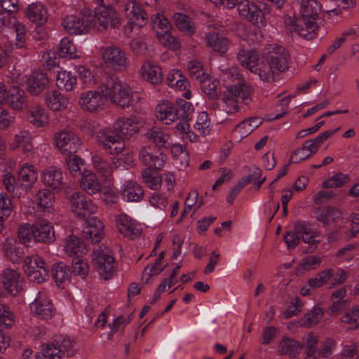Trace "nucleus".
Here are the masks:
<instances>
[{
    "mask_svg": "<svg viewBox=\"0 0 359 359\" xmlns=\"http://www.w3.org/2000/svg\"><path fill=\"white\" fill-rule=\"evenodd\" d=\"M121 195L123 198L130 202H137L142 200L144 196V191L141 186L136 182L130 180L124 185L121 190Z\"/></svg>",
    "mask_w": 359,
    "mask_h": 359,
    "instance_id": "nucleus-38",
    "label": "nucleus"
},
{
    "mask_svg": "<svg viewBox=\"0 0 359 359\" xmlns=\"http://www.w3.org/2000/svg\"><path fill=\"white\" fill-rule=\"evenodd\" d=\"M96 140L103 149L111 155L121 154L124 149L121 142L113 126L106 127L97 131Z\"/></svg>",
    "mask_w": 359,
    "mask_h": 359,
    "instance_id": "nucleus-7",
    "label": "nucleus"
},
{
    "mask_svg": "<svg viewBox=\"0 0 359 359\" xmlns=\"http://www.w3.org/2000/svg\"><path fill=\"white\" fill-rule=\"evenodd\" d=\"M156 116L158 120L169 125L177 120L175 107L168 101H163L156 107Z\"/></svg>",
    "mask_w": 359,
    "mask_h": 359,
    "instance_id": "nucleus-30",
    "label": "nucleus"
},
{
    "mask_svg": "<svg viewBox=\"0 0 359 359\" xmlns=\"http://www.w3.org/2000/svg\"><path fill=\"white\" fill-rule=\"evenodd\" d=\"M93 11L89 9L82 12L81 17L68 15L63 19L62 25L70 34H81L86 33L89 28L92 27V22L94 20Z\"/></svg>",
    "mask_w": 359,
    "mask_h": 359,
    "instance_id": "nucleus-8",
    "label": "nucleus"
},
{
    "mask_svg": "<svg viewBox=\"0 0 359 359\" xmlns=\"http://www.w3.org/2000/svg\"><path fill=\"white\" fill-rule=\"evenodd\" d=\"M69 201L72 212L84 220L95 214L97 210L96 205L82 193L74 192Z\"/></svg>",
    "mask_w": 359,
    "mask_h": 359,
    "instance_id": "nucleus-10",
    "label": "nucleus"
},
{
    "mask_svg": "<svg viewBox=\"0 0 359 359\" xmlns=\"http://www.w3.org/2000/svg\"><path fill=\"white\" fill-rule=\"evenodd\" d=\"M144 136L149 142L155 144L154 147L160 149L166 147L170 139V135L162 128L158 126H153L147 130Z\"/></svg>",
    "mask_w": 359,
    "mask_h": 359,
    "instance_id": "nucleus-32",
    "label": "nucleus"
},
{
    "mask_svg": "<svg viewBox=\"0 0 359 359\" xmlns=\"http://www.w3.org/2000/svg\"><path fill=\"white\" fill-rule=\"evenodd\" d=\"M55 342L61 348H64V353L67 352L68 357H71L74 355V351H72L71 348L74 345V341L67 336L56 335L55 337Z\"/></svg>",
    "mask_w": 359,
    "mask_h": 359,
    "instance_id": "nucleus-62",
    "label": "nucleus"
},
{
    "mask_svg": "<svg viewBox=\"0 0 359 359\" xmlns=\"http://www.w3.org/2000/svg\"><path fill=\"white\" fill-rule=\"evenodd\" d=\"M112 126L122 142L131 138L139 131L138 122L130 117H120L114 121Z\"/></svg>",
    "mask_w": 359,
    "mask_h": 359,
    "instance_id": "nucleus-16",
    "label": "nucleus"
},
{
    "mask_svg": "<svg viewBox=\"0 0 359 359\" xmlns=\"http://www.w3.org/2000/svg\"><path fill=\"white\" fill-rule=\"evenodd\" d=\"M25 15L32 22L43 25L47 21V11L41 3H32L27 8Z\"/></svg>",
    "mask_w": 359,
    "mask_h": 359,
    "instance_id": "nucleus-35",
    "label": "nucleus"
},
{
    "mask_svg": "<svg viewBox=\"0 0 359 359\" xmlns=\"http://www.w3.org/2000/svg\"><path fill=\"white\" fill-rule=\"evenodd\" d=\"M239 15L244 19L257 27L266 25L262 11L254 3L248 0H242L238 4Z\"/></svg>",
    "mask_w": 359,
    "mask_h": 359,
    "instance_id": "nucleus-13",
    "label": "nucleus"
},
{
    "mask_svg": "<svg viewBox=\"0 0 359 359\" xmlns=\"http://www.w3.org/2000/svg\"><path fill=\"white\" fill-rule=\"evenodd\" d=\"M1 282L7 292L13 297L18 295L24 290V278L15 270L4 269L1 274Z\"/></svg>",
    "mask_w": 359,
    "mask_h": 359,
    "instance_id": "nucleus-15",
    "label": "nucleus"
},
{
    "mask_svg": "<svg viewBox=\"0 0 359 359\" xmlns=\"http://www.w3.org/2000/svg\"><path fill=\"white\" fill-rule=\"evenodd\" d=\"M14 142L18 147H21L25 154L29 155L34 150L30 135L26 131H21L15 135Z\"/></svg>",
    "mask_w": 359,
    "mask_h": 359,
    "instance_id": "nucleus-48",
    "label": "nucleus"
},
{
    "mask_svg": "<svg viewBox=\"0 0 359 359\" xmlns=\"http://www.w3.org/2000/svg\"><path fill=\"white\" fill-rule=\"evenodd\" d=\"M72 269L74 273L82 278L86 277L89 271L88 264L79 256L73 259Z\"/></svg>",
    "mask_w": 359,
    "mask_h": 359,
    "instance_id": "nucleus-63",
    "label": "nucleus"
},
{
    "mask_svg": "<svg viewBox=\"0 0 359 359\" xmlns=\"http://www.w3.org/2000/svg\"><path fill=\"white\" fill-rule=\"evenodd\" d=\"M81 187L87 194L93 195L101 191V184L94 173H84L81 179Z\"/></svg>",
    "mask_w": 359,
    "mask_h": 359,
    "instance_id": "nucleus-41",
    "label": "nucleus"
},
{
    "mask_svg": "<svg viewBox=\"0 0 359 359\" xmlns=\"http://www.w3.org/2000/svg\"><path fill=\"white\" fill-rule=\"evenodd\" d=\"M116 225L119 232L131 240L138 237L141 233L131 218L125 214L118 215L116 219Z\"/></svg>",
    "mask_w": 359,
    "mask_h": 359,
    "instance_id": "nucleus-25",
    "label": "nucleus"
},
{
    "mask_svg": "<svg viewBox=\"0 0 359 359\" xmlns=\"http://www.w3.org/2000/svg\"><path fill=\"white\" fill-rule=\"evenodd\" d=\"M149 167L142 172V177L144 183L151 189H157L161 187V178L160 176H154Z\"/></svg>",
    "mask_w": 359,
    "mask_h": 359,
    "instance_id": "nucleus-60",
    "label": "nucleus"
},
{
    "mask_svg": "<svg viewBox=\"0 0 359 359\" xmlns=\"http://www.w3.org/2000/svg\"><path fill=\"white\" fill-rule=\"evenodd\" d=\"M341 216V212L336 208H326L321 210L316 216L318 221L329 225Z\"/></svg>",
    "mask_w": 359,
    "mask_h": 359,
    "instance_id": "nucleus-50",
    "label": "nucleus"
},
{
    "mask_svg": "<svg viewBox=\"0 0 359 359\" xmlns=\"http://www.w3.org/2000/svg\"><path fill=\"white\" fill-rule=\"evenodd\" d=\"M43 357L47 359H61L64 351L54 343L48 344L42 348Z\"/></svg>",
    "mask_w": 359,
    "mask_h": 359,
    "instance_id": "nucleus-61",
    "label": "nucleus"
},
{
    "mask_svg": "<svg viewBox=\"0 0 359 359\" xmlns=\"http://www.w3.org/2000/svg\"><path fill=\"white\" fill-rule=\"evenodd\" d=\"M24 269L29 280L36 283L44 282L48 276V267L38 255L28 256L24 261Z\"/></svg>",
    "mask_w": 359,
    "mask_h": 359,
    "instance_id": "nucleus-9",
    "label": "nucleus"
},
{
    "mask_svg": "<svg viewBox=\"0 0 359 359\" xmlns=\"http://www.w3.org/2000/svg\"><path fill=\"white\" fill-rule=\"evenodd\" d=\"M68 103V99L57 90L46 94V104L53 111L63 110L67 107Z\"/></svg>",
    "mask_w": 359,
    "mask_h": 359,
    "instance_id": "nucleus-39",
    "label": "nucleus"
},
{
    "mask_svg": "<svg viewBox=\"0 0 359 359\" xmlns=\"http://www.w3.org/2000/svg\"><path fill=\"white\" fill-rule=\"evenodd\" d=\"M104 90L103 93L105 94L106 98L109 97L113 103L121 108L131 105L133 95L127 84L118 80L110 79L104 85Z\"/></svg>",
    "mask_w": 359,
    "mask_h": 359,
    "instance_id": "nucleus-3",
    "label": "nucleus"
},
{
    "mask_svg": "<svg viewBox=\"0 0 359 359\" xmlns=\"http://www.w3.org/2000/svg\"><path fill=\"white\" fill-rule=\"evenodd\" d=\"M102 58L106 67L116 72H123L129 66L127 53L116 46H109L103 48Z\"/></svg>",
    "mask_w": 359,
    "mask_h": 359,
    "instance_id": "nucleus-4",
    "label": "nucleus"
},
{
    "mask_svg": "<svg viewBox=\"0 0 359 359\" xmlns=\"http://www.w3.org/2000/svg\"><path fill=\"white\" fill-rule=\"evenodd\" d=\"M172 20L176 27L187 35H191L194 33L195 27L188 15L176 13L172 15Z\"/></svg>",
    "mask_w": 359,
    "mask_h": 359,
    "instance_id": "nucleus-44",
    "label": "nucleus"
},
{
    "mask_svg": "<svg viewBox=\"0 0 359 359\" xmlns=\"http://www.w3.org/2000/svg\"><path fill=\"white\" fill-rule=\"evenodd\" d=\"M12 212L11 200L6 194H0V222L7 219Z\"/></svg>",
    "mask_w": 359,
    "mask_h": 359,
    "instance_id": "nucleus-57",
    "label": "nucleus"
},
{
    "mask_svg": "<svg viewBox=\"0 0 359 359\" xmlns=\"http://www.w3.org/2000/svg\"><path fill=\"white\" fill-rule=\"evenodd\" d=\"M125 12L129 20L139 26H144L147 22V13L136 0L129 1L125 5Z\"/></svg>",
    "mask_w": 359,
    "mask_h": 359,
    "instance_id": "nucleus-19",
    "label": "nucleus"
},
{
    "mask_svg": "<svg viewBox=\"0 0 359 359\" xmlns=\"http://www.w3.org/2000/svg\"><path fill=\"white\" fill-rule=\"evenodd\" d=\"M201 90L212 98L217 97V89L219 82L205 75L199 80Z\"/></svg>",
    "mask_w": 359,
    "mask_h": 359,
    "instance_id": "nucleus-55",
    "label": "nucleus"
},
{
    "mask_svg": "<svg viewBox=\"0 0 359 359\" xmlns=\"http://www.w3.org/2000/svg\"><path fill=\"white\" fill-rule=\"evenodd\" d=\"M101 91L88 90L81 93L79 99V104L83 109L93 112L102 109L106 102V96L103 93L104 86L101 87Z\"/></svg>",
    "mask_w": 359,
    "mask_h": 359,
    "instance_id": "nucleus-14",
    "label": "nucleus"
},
{
    "mask_svg": "<svg viewBox=\"0 0 359 359\" xmlns=\"http://www.w3.org/2000/svg\"><path fill=\"white\" fill-rule=\"evenodd\" d=\"M37 177V171L32 165H22L18 173L19 186L25 191L30 190L33 187Z\"/></svg>",
    "mask_w": 359,
    "mask_h": 359,
    "instance_id": "nucleus-22",
    "label": "nucleus"
},
{
    "mask_svg": "<svg viewBox=\"0 0 359 359\" xmlns=\"http://www.w3.org/2000/svg\"><path fill=\"white\" fill-rule=\"evenodd\" d=\"M26 84L27 91L32 95H37L48 88L49 81L46 74L34 71L27 80Z\"/></svg>",
    "mask_w": 359,
    "mask_h": 359,
    "instance_id": "nucleus-20",
    "label": "nucleus"
},
{
    "mask_svg": "<svg viewBox=\"0 0 359 359\" xmlns=\"http://www.w3.org/2000/svg\"><path fill=\"white\" fill-rule=\"evenodd\" d=\"M70 273L69 268L62 262L55 264L52 269V276L57 284L69 281Z\"/></svg>",
    "mask_w": 359,
    "mask_h": 359,
    "instance_id": "nucleus-49",
    "label": "nucleus"
},
{
    "mask_svg": "<svg viewBox=\"0 0 359 359\" xmlns=\"http://www.w3.org/2000/svg\"><path fill=\"white\" fill-rule=\"evenodd\" d=\"M332 269H325L318 273L314 278L308 280L307 283L311 288H318L327 283L333 275Z\"/></svg>",
    "mask_w": 359,
    "mask_h": 359,
    "instance_id": "nucleus-51",
    "label": "nucleus"
},
{
    "mask_svg": "<svg viewBox=\"0 0 359 359\" xmlns=\"http://www.w3.org/2000/svg\"><path fill=\"white\" fill-rule=\"evenodd\" d=\"M194 111L193 105L184 100L177 101L175 105V114L177 119L189 121L190 115Z\"/></svg>",
    "mask_w": 359,
    "mask_h": 359,
    "instance_id": "nucleus-52",
    "label": "nucleus"
},
{
    "mask_svg": "<svg viewBox=\"0 0 359 359\" xmlns=\"http://www.w3.org/2000/svg\"><path fill=\"white\" fill-rule=\"evenodd\" d=\"M139 159L153 170H161L166 161V156L160 149L152 145L144 146L139 151Z\"/></svg>",
    "mask_w": 359,
    "mask_h": 359,
    "instance_id": "nucleus-11",
    "label": "nucleus"
},
{
    "mask_svg": "<svg viewBox=\"0 0 359 359\" xmlns=\"http://www.w3.org/2000/svg\"><path fill=\"white\" fill-rule=\"evenodd\" d=\"M321 10V4L316 0H302L301 17L294 19L289 17L285 20L287 31L291 33L294 31L304 39L312 40L316 36L317 20Z\"/></svg>",
    "mask_w": 359,
    "mask_h": 359,
    "instance_id": "nucleus-1",
    "label": "nucleus"
},
{
    "mask_svg": "<svg viewBox=\"0 0 359 359\" xmlns=\"http://www.w3.org/2000/svg\"><path fill=\"white\" fill-rule=\"evenodd\" d=\"M59 54L60 57H67L76 58L78 56L76 46L68 38H64L61 40L59 47Z\"/></svg>",
    "mask_w": 359,
    "mask_h": 359,
    "instance_id": "nucleus-56",
    "label": "nucleus"
},
{
    "mask_svg": "<svg viewBox=\"0 0 359 359\" xmlns=\"http://www.w3.org/2000/svg\"><path fill=\"white\" fill-rule=\"evenodd\" d=\"M251 72L257 74L262 81L266 82L274 81L276 76L280 75L267 59L251 67Z\"/></svg>",
    "mask_w": 359,
    "mask_h": 359,
    "instance_id": "nucleus-27",
    "label": "nucleus"
},
{
    "mask_svg": "<svg viewBox=\"0 0 359 359\" xmlns=\"http://www.w3.org/2000/svg\"><path fill=\"white\" fill-rule=\"evenodd\" d=\"M318 149L311 140L304 142L302 147L296 149L290 156V163H298L313 156Z\"/></svg>",
    "mask_w": 359,
    "mask_h": 359,
    "instance_id": "nucleus-31",
    "label": "nucleus"
},
{
    "mask_svg": "<svg viewBox=\"0 0 359 359\" xmlns=\"http://www.w3.org/2000/svg\"><path fill=\"white\" fill-rule=\"evenodd\" d=\"M318 344V338L313 333H309L306 337L305 346H306V357L305 359H319L318 358L317 351Z\"/></svg>",
    "mask_w": 359,
    "mask_h": 359,
    "instance_id": "nucleus-54",
    "label": "nucleus"
},
{
    "mask_svg": "<svg viewBox=\"0 0 359 359\" xmlns=\"http://www.w3.org/2000/svg\"><path fill=\"white\" fill-rule=\"evenodd\" d=\"M205 41L208 47L221 54L225 53L229 48V40L217 32L208 33Z\"/></svg>",
    "mask_w": 359,
    "mask_h": 359,
    "instance_id": "nucleus-33",
    "label": "nucleus"
},
{
    "mask_svg": "<svg viewBox=\"0 0 359 359\" xmlns=\"http://www.w3.org/2000/svg\"><path fill=\"white\" fill-rule=\"evenodd\" d=\"M43 183L53 189H60L62 184V174L56 167H49L43 173Z\"/></svg>",
    "mask_w": 359,
    "mask_h": 359,
    "instance_id": "nucleus-36",
    "label": "nucleus"
},
{
    "mask_svg": "<svg viewBox=\"0 0 359 359\" xmlns=\"http://www.w3.org/2000/svg\"><path fill=\"white\" fill-rule=\"evenodd\" d=\"M64 250L69 256L81 257V254L83 253L85 246L79 237L72 234L66 238Z\"/></svg>",
    "mask_w": 359,
    "mask_h": 359,
    "instance_id": "nucleus-40",
    "label": "nucleus"
},
{
    "mask_svg": "<svg viewBox=\"0 0 359 359\" xmlns=\"http://www.w3.org/2000/svg\"><path fill=\"white\" fill-rule=\"evenodd\" d=\"M348 180V177L347 175L338 172L335 174L333 177L323 182V187L325 189L328 188H334V187H342L344 184H346Z\"/></svg>",
    "mask_w": 359,
    "mask_h": 359,
    "instance_id": "nucleus-64",
    "label": "nucleus"
},
{
    "mask_svg": "<svg viewBox=\"0 0 359 359\" xmlns=\"http://www.w3.org/2000/svg\"><path fill=\"white\" fill-rule=\"evenodd\" d=\"M33 238L36 242L51 243L55 240L53 226L45 221L33 225Z\"/></svg>",
    "mask_w": 359,
    "mask_h": 359,
    "instance_id": "nucleus-26",
    "label": "nucleus"
},
{
    "mask_svg": "<svg viewBox=\"0 0 359 359\" xmlns=\"http://www.w3.org/2000/svg\"><path fill=\"white\" fill-rule=\"evenodd\" d=\"M210 121L207 112L202 111L197 116L191 131L187 132V138L193 142L198 141L200 136H205L210 133Z\"/></svg>",
    "mask_w": 359,
    "mask_h": 359,
    "instance_id": "nucleus-18",
    "label": "nucleus"
},
{
    "mask_svg": "<svg viewBox=\"0 0 359 359\" xmlns=\"http://www.w3.org/2000/svg\"><path fill=\"white\" fill-rule=\"evenodd\" d=\"M303 344L289 337H284L279 343L278 352L280 355H287L290 358H295L303 348Z\"/></svg>",
    "mask_w": 359,
    "mask_h": 359,
    "instance_id": "nucleus-37",
    "label": "nucleus"
},
{
    "mask_svg": "<svg viewBox=\"0 0 359 359\" xmlns=\"http://www.w3.org/2000/svg\"><path fill=\"white\" fill-rule=\"evenodd\" d=\"M53 140L61 152L72 154L77 152L81 142L80 138L70 130H60L54 134Z\"/></svg>",
    "mask_w": 359,
    "mask_h": 359,
    "instance_id": "nucleus-12",
    "label": "nucleus"
},
{
    "mask_svg": "<svg viewBox=\"0 0 359 359\" xmlns=\"http://www.w3.org/2000/svg\"><path fill=\"white\" fill-rule=\"evenodd\" d=\"M30 309L34 314H48L55 311L52 302L46 298H36L30 304Z\"/></svg>",
    "mask_w": 359,
    "mask_h": 359,
    "instance_id": "nucleus-45",
    "label": "nucleus"
},
{
    "mask_svg": "<svg viewBox=\"0 0 359 359\" xmlns=\"http://www.w3.org/2000/svg\"><path fill=\"white\" fill-rule=\"evenodd\" d=\"M93 163L96 170L104 177H108L112 173V167L109 162L101 155L93 156Z\"/></svg>",
    "mask_w": 359,
    "mask_h": 359,
    "instance_id": "nucleus-53",
    "label": "nucleus"
},
{
    "mask_svg": "<svg viewBox=\"0 0 359 359\" xmlns=\"http://www.w3.org/2000/svg\"><path fill=\"white\" fill-rule=\"evenodd\" d=\"M290 55L282 46L273 47L267 53L266 59L271 63L273 69L280 74L288 68V62Z\"/></svg>",
    "mask_w": 359,
    "mask_h": 359,
    "instance_id": "nucleus-17",
    "label": "nucleus"
},
{
    "mask_svg": "<svg viewBox=\"0 0 359 359\" xmlns=\"http://www.w3.org/2000/svg\"><path fill=\"white\" fill-rule=\"evenodd\" d=\"M294 229L296 230V233L299 235L300 240L302 239L303 242L313 247V250L316 248L319 241H316V238L319 236V233L311 229L310 223L304 221H298L294 224Z\"/></svg>",
    "mask_w": 359,
    "mask_h": 359,
    "instance_id": "nucleus-21",
    "label": "nucleus"
},
{
    "mask_svg": "<svg viewBox=\"0 0 359 359\" xmlns=\"http://www.w3.org/2000/svg\"><path fill=\"white\" fill-rule=\"evenodd\" d=\"M260 57V54L256 50L241 49L237 55V59L240 64L251 72V67L257 64Z\"/></svg>",
    "mask_w": 359,
    "mask_h": 359,
    "instance_id": "nucleus-43",
    "label": "nucleus"
},
{
    "mask_svg": "<svg viewBox=\"0 0 359 359\" xmlns=\"http://www.w3.org/2000/svg\"><path fill=\"white\" fill-rule=\"evenodd\" d=\"M65 161L67 168L72 175L79 176L82 174L81 166L83 165V161L79 156H70L66 158Z\"/></svg>",
    "mask_w": 359,
    "mask_h": 359,
    "instance_id": "nucleus-58",
    "label": "nucleus"
},
{
    "mask_svg": "<svg viewBox=\"0 0 359 359\" xmlns=\"http://www.w3.org/2000/svg\"><path fill=\"white\" fill-rule=\"evenodd\" d=\"M6 101L12 109L22 111L27 106V97L19 86H12L8 90Z\"/></svg>",
    "mask_w": 359,
    "mask_h": 359,
    "instance_id": "nucleus-23",
    "label": "nucleus"
},
{
    "mask_svg": "<svg viewBox=\"0 0 359 359\" xmlns=\"http://www.w3.org/2000/svg\"><path fill=\"white\" fill-rule=\"evenodd\" d=\"M54 199V194L46 189L39 191L36 195L37 205L45 211L53 208Z\"/></svg>",
    "mask_w": 359,
    "mask_h": 359,
    "instance_id": "nucleus-47",
    "label": "nucleus"
},
{
    "mask_svg": "<svg viewBox=\"0 0 359 359\" xmlns=\"http://www.w3.org/2000/svg\"><path fill=\"white\" fill-rule=\"evenodd\" d=\"M167 83L170 87H174L180 90H184L189 86L188 80L179 70H171L166 79Z\"/></svg>",
    "mask_w": 359,
    "mask_h": 359,
    "instance_id": "nucleus-46",
    "label": "nucleus"
},
{
    "mask_svg": "<svg viewBox=\"0 0 359 359\" xmlns=\"http://www.w3.org/2000/svg\"><path fill=\"white\" fill-rule=\"evenodd\" d=\"M93 16L92 27L99 32L117 29L121 24V17L113 7L100 8L97 13L93 12Z\"/></svg>",
    "mask_w": 359,
    "mask_h": 359,
    "instance_id": "nucleus-6",
    "label": "nucleus"
},
{
    "mask_svg": "<svg viewBox=\"0 0 359 359\" xmlns=\"http://www.w3.org/2000/svg\"><path fill=\"white\" fill-rule=\"evenodd\" d=\"M27 114L29 122L37 128L45 127L49 123L48 114L39 104L32 105Z\"/></svg>",
    "mask_w": 359,
    "mask_h": 359,
    "instance_id": "nucleus-28",
    "label": "nucleus"
},
{
    "mask_svg": "<svg viewBox=\"0 0 359 359\" xmlns=\"http://www.w3.org/2000/svg\"><path fill=\"white\" fill-rule=\"evenodd\" d=\"M319 322L318 316H304L299 320L290 323L288 327L290 329L299 327L310 328L319 323Z\"/></svg>",
    "mask_w": 359,
    "mask_h": 359,
    "instance_id": "nucleus-59",
    "label": "nucleus"
},
{
    "mask_svg": "<svg viewBox=\"0 0 359 359\" xmlns=\"http://www.w3.org/2000/svg\"><path fill=\"white\" fill-rule=\"evenodd\" d=\"M3 249L6 256L13 262L18 263L22 258L24 252L15 238H8L4 241Z\"/></svg>",
    "mask_w": 359,
    "mask_h": 359,
    "instance_id": "nucleus-34",
    "label": "nucleus"
},
{
    "mask_svg": "<svg viewBox=\"0 0 359 359\" xmlns=\"http://www.w3.org/2000/svg\"><path fill=\"white\" fill-rule=\"evenodd\" d=\"M262 123L259 117L249 118L238 123L232 133L236 139L241 140L251 134Z\"/></svg>",
    "mask_w": 359,
    "mask_h": 359,
    "instance_id": "nucleus-24",
    "label": "nucleus"
},
{
    "mask_svg": "<svg viewBox=\"0 0 359 359\" xmlns=\"http://www.w3.org/2000/svg\"><path fill=\"white\" fill-rule=\"evenodd\" d=\"M93 262L96 269L104 280H109L113 276L116 264L106 246H98L93 250Z\"/></svg>",
    "mask_w": 359,
    "mask_h": 359,
    "instance_id": "nucleus-5",
    "label": "nucleus"
},
{
    "mask_svg": "<svg viewBox=\"0 0 359 359\" xmlns=\"http://www.w3.org/2000/svg\"><path fill=\"white\" fill-rule=\"evenodd\" d=\"M142 76L145 81L154 85L161 83L163 79L161 68L150 61L142 65Z\"/></svg>",
    "mask_w": 359,
    "mask_h": 359,
    "instance_id": "nucleus-29",
    "label": "nucleus"
},
{
    "mask_svg": "<svg viewBox=\"0 0 359 359\" xmlns=\"http://www.w3.org/2000/svg\"><path fill=\"white\" fill-rule=\"evenodd\" d=\"M252 94V89L243 83L238 85L229 86L224 92L222 109L217 112V116L221 121L227 119L225 118V114H233L239 109L238 102L239 99L243 102L250 100Z\"/></svg>",
    "mask_w": 359,
    "mask_h": 359,
    "instance_id": "nucleus-2",
    "label": "nucleus"
},
{
    "mask_svg": "<svg viewBox=\"0 0 359 359\" xmlns=\"http://www.w3.org/2000/svg\"><path fill=\"white\" fill-rule=\"evenodd\" d=\"M55 83L59 89L71 91L76 85V76L70 72L61 70L57 73Z\"/></svg>",
    "mask_w": 359,
    "mask_h": 359,
    "instance_id": "nucleus-42",
    "label": "nucleus"
}]
</instances>
